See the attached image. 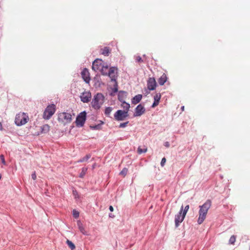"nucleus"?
Wrapping results in <instances>:
<instances>
[{
    "label": "nucleus",
    "instance_id": "nucleus-33",
    "mask_svg": "<svg viewBox=\"0 0 250 250\" xmlns=\"http://www.w3.org/2000/svg\"><path fill=\"white\" fill-rule=\"evenodd\" d=\"M118 85H117V82L116 81L115 82V83L114 84V88H113V91L114 92H117L118 91Z\"/></svg>",
    "mask_w": 250,
    "mask_h": 250
},
{
    "label": "nucleus",
    "instance_id": "nucleus-17",
    "mask_svg": "<svg viewBox=\"0 0 250 250\" xmlns=\"http://www.w3.org/2000/svg\"><path fill=\"white\" fill-rule=\"evenodd\" d=\"M110 52H111V49H110V48L109 47H107V46H105L103 48H101V51H100V52L102 54H103L104 56H109V54L110 53Z\"/></svg>",
    "mask_w": 250,
    "mask_h": 250
},
{
    "label": "nucleus",
    "instance_id": "nucleus-21",
    "mask_svg": "<svg viewBox=\"0 0 250 250\" xmlns=\"http://www.w3.org/2000/svg\"><path fill=\"white\" fill-rule=\"evenodd\" d=\"M121 106L125 109L124 111H127L128 112L130 108V104L125 102H124L122 104Z\"/></svg>",
    "mask_w": 250,
    "mask_h": 250
},
{
    "label": "nucleus",
    "instance_id": "nucleus-20",
    "mask_svg": "<svg viewBox=\"0 0 250 250\" xmlns=\"http://www.w3.org/2000/svg\"><path fill=\"white\" fill-rule=\"evenodd\" d=\"M77 225L79 227V229L80 231L83 234H86V232L85 231L84 227L83 226L82 223L80 221H78L77 222Z\"/></svg>",
    "mask_w": 250,
    "mask_h": 250
},
{
    "label": "nucleus",
    "instance_id": "nucleus-1",
    "mask_svg": "<svg viewBox=\"0 0 250 250\" xmlns=\"http://www.w3.org/2000/svg\"><path fill=\"white\" fill-rule=\"evenodd\" d=\"M211 206L210 200H207L202 206H199V217L197 220L198 224H201L206 218L208 209Z\"/></svg>",
    "mask_w": 250,
    "mask_h": 250
},
{
    "label": "nucleus",
    "instance_id": "nucleus-8",
    "mask_svg": "<svg viewBox=\"0 0 250 250\" xmlns=\"http://www.w3.org/2000/svg\"><path fill=\"white\" fill-rule=\"evenodd\" d=\"M104 62L101 59L95 60L92 63V69L95 71H99L103 67Z\"/></svg>",
    "mask_w": 250,
    "mask_h": 250
},
{
    "label": "nucleus",
    "instance_id": "nucleus-41",
    "mask_svg": "<svg viewBox=\"0 0 250 250\" xmlns=\"http://www.w3.org/2000/svg\"><path fill=\"white\" fill-rule=\"evenodd\" d=\"M0 130H2V124L0 123Z\"/></svg>",
    "mask_w": 250,
    "mask_h": 250
},
{
    "label": "nucleus",
    "instance_id": "nucleus-24",
    "mask_svg": "<svg viewBox=\"0 0 250 250\" xmlns=\"http://www.w3.org/2000/svg\"><path fill=\"white\" fill-rule=\"evenodd\" d=\"M66 244L71 250H73L75 249V245L71 241L67 240Z\"/></svg>",
    "mask_w": 250,
    "mask_h": 250
},
{
    "label": "nucleus",
    "instance_id": "nucleus-27",
    "mask_svg": "<svg viewBox=\"0 0 250 250\" xmlns=\"http://www.w3.org/2000/svg\"><path fill=\"white\" fill-rule=\"evenodd\" d=\"M112 108L111 107H106L104 111V113L106 115L109 116L112 111Z\"/></svg>",
    "mask_w": 250,
    "mask_h": 250
},
{
    "label": "nucleus",
    "instance_id": "nucleus-30",
    "mask_svg": "<svg viewBox=\"0 0 250 250\" xmlns=\"http://www.w3.org/2000/svg\"><path fill=\"white\" fill-rule=\"evenodd\" d=\"M73 215L75 218H77L79 216V212L78 211L74 209L73 210Z\"/></svg>",
    "mask_w": 250,
    "mask_h": 250
},
{
    "label": "nucleus",
    "instance_id": "nucleus-10",
    "mask_svg": "<svg viewBox=\"0 0 250 250\" xmlns=\"http://www.w3.org/2000/svg\"><path fill=\"white\" fill-rule=\"evenodd\" d=\"M80 98L83 103H88L91 98V93L88 91L83 92L81 94Z\"/></svg>",
    "mask_w": 250,
    "mask_h": 250
},
{
    "label": "nucleus",
    "instance_id": "nucleus-9",
    "mask_svg": "<svg viewBox=\"0 0 250 250\" xmlns=\"http://www.w3.org/2000/svg\"><path fill=\"white\" fill-rule=\"evenodd\" d=\"M86 119V113L81 112L77 117L76 123L77 125L83 126L84 124Z\"/></svg>",
    "mask_w": 250,
    "mask_h": 250
},
{
    "label": "nucleus",
    "instance_id": "nucleus-37",
    "mask_svg": "<svg viewBox=\"0 0 250 250\" xmlns=\"http://www.w3.org/2000/svg\"><path fill=\"white\" fill-rule=\"evenodd\" d=\"M124 92H119V95H118V99L120 101H122L123 100V98L121 96V94H124Z\"/></svg>",
    "mask_w": 250,
    "mask_h": 250
},
{
    "label": "nucleus",
    "instance_id": "nucleus-23",
    "mask_svg": "<svg viewBox=\"0 0 250 250\" xmlns=\"http://www.w3.org/2000/svg\"><path fill=\"white\" fill-rule=\"evenodd\" d=\"M91 157V155L90 154H87L84 157L81 158V159L78 161V163H82L83 162L87 161Z\"/></svg>",
    "mask_w": 250,
    "mask_h": 250
},
{
    "label": "nucleus",
    "instance_id": "nucleus-40",
    "mask_svg": "<svg viewBox=\"0 0 250 250\" xmlns=\"http://www.w3.org/2000/svg\"><path fill=\"white\" fill-rule=\"evenodd\" d=\"M109 209L110 211H113L114 210L113 207L112 206H109Z\"/></svg>",
    "mask_w": 250,
    "mask_h": 250
},
{
    "label": "nucleus",
    "instance_id": "nucleus-42",
    "mask_svg": "<svg viewBox=\"0 0 250 250\" xmlns=\"http://www.w3.org/2000/svg\"><path fill=\"white\" fill-rule=\"evenodd\" d=\"M181 108H182V110L183 111H184V106H182Z\"/></svg>",
    "mask_w": 250,
    "mask_h": 250
},
{
    "label": "nucleus",
    "instance_id": "nucleus-26",
    "mask_svg": "<svg viewBox=\"0 0 250 250\" xmlns=\"http://www.w3.org/2000/svg\"><path fill=\"white\" fill-rule=\"evenodd\" d=\"M147 149L146 147L144 148V149H142L141 148L140 146L138 147V149H137V152L138 154H142V153H145L147 151Z\"/></svg>",
    "mask_w": 250,
    "mask_h": 250
},
{
    "label": "nucleus",
    "instance_id": "nucleus-29",
    "mask_svg": "<svg viewBox=\"0 0 250 250\" xmlns=\"http://www.w3.org/2000/svg\"><path fill=\"white\" fill-rule=\"evenodd\" d=\"M236 241V237L234 235H232L229 240V243L230 244H234Z\"/></svg>",
    "mask_w": 250,
    "mask_h": 250
},
{
    "label": "nucleus",
    "instance_id": "nucleus-4",
    "mask_svg": "<svg viewBox=\"0 0 250 250\" xmlns=\"http://www.w3.org/2000/svg\"><path fill=\"white\" fill-rule=\"evenodd\" d=\"M104 102V96L101 93H97L93 99L91 104L95 109H99Z\"/></svg>",
    "mask_w": 250,
    "mask_h": 250
},
{
    "label": "nucleus",
    "instance_id": "nucleus-15",
    "mask_svg": "<svg viewBox=\"0 0 250 250\" xmlns=\"http://www.w3.org/2000/svg\"><path fill=\"white\" fill-rule=\"evenodd\" d=\"M161 98V95L160 93H158L155 94L154 97V102L152 105V107L154 108L159 104Z\"/></svg>",
    "mask_w": 250,
    "mask_h": 250
},
{
    "label": "nucleus",
    "instance_id": "nucleus-5",
    "mask_svg": "<svg viewBox=\"0 0 250 250\" xmlns=\"http://www.w3.org/2000/svg\"><path fill=\"white\" fill-rule=\"evenodd\" d=\"M56 111V105L54 104H51L48 105L43 114V118L45 120H49Z\"/></svg>",
    "mask_w": 250,
    "mask_h": 250
},
{
    "label": "nucleus",
    "instance_id": "nucleus-32",
    "mask_svg": "<svg viewBox=\"0 0 250 250\" xmlns=\"http://www.w3.org/2000/svg\"><path fill=\"white\" fill-rule=\"evenodd\" d=\"M128 123H129L128 122H126L125 123H121L120 124L119 127H121V128L125 127L128 124Z\"/></svg>",
    "mask_w": 250,
    "mask_h": 250
},
{
    "label": "nucleus",
    "instance_id": "nucleus-31",
    "mask_svg": "<svg viewBox=\"0 0 250 250\" xmlns=\"http://www.w3.org/2000/svg\"><path fill=\"white\" fill-rule=\"evenodd\" d=\"M189 205L186 206L185 207L184 209V210L183 209V211H182L183 214H184V215H186L188 210L189 209Z\"/></svg>",
    "mask_w": 250,
    "mask_h": 250
},
{
    "label": "nucleus",
    "instance_id": "nucleus-18",
    "mask_svg": "<svg viewBox=\"0 0 250 250\" xmlns=\"http://www.w3.org/2000/svg\"><path fill=\"white\" fill-rule=\"evenodd\" d=\"M108 70V65L104 63L103 65V67L101 68L99 71L101 72V73L104 75H107Z\"/></svg>",
    "mask_w": 250,
    "mask_h": 250
},
{
    "label": "nucleus",
    "instance_id": "nucleus-12",
    "mask_svg": "<svg viewBox=\"0 0 250 250\" xmlns=\"http://www.w3.org/2000/svg\"><path fill=\"white\" fill-rule=\"evenodd\" d=\"M107 75L111 78L112 81L116 82L117 77V68L112 67L109 68Z\"/></svg>",
    "mask_w": 250,
    "mask_h": 250
},
{
    "label": "nucleus",
    "instance_id": "nucleus-35",
    "mask_svg": "<svg viewBox=\"0 0 250 250\" xmlns=\"http://www.w3.org/2000/svg\"><path fill=\"white\" fill-rule=\"evenodd\" d=\"M166 162V159L165 158H162L161 162V165L163 167Z\"/></svg>",
    "mask_w": 250,
    "mask_h": 250
},
{
    "label": "nucleus",
    "instance_id": "nucleus-43",
    "mask_svg": "<svg viewBox=\"0 0 250 250\" xmlns=\"http://www.w3.org/2000/svg\"><path fill=\"white\" fill-rule=\"evenodd\" d=\"M75 192L74 191H73V194H75ZM76 193H77V192H76Z\"/></svg>",
    "mask_w": 250,
    "mask_h": 250
},
{
    "label": "nucleus",
    "instance_id": "nucleus-7",
    "mask_svg": "<svg viewBox=\"0 0 250 250\" xmlns=\"http://www.w3.org/2000/svg\"><path fill=\"white\" fill-rule=\"evenodd\" d=\"M183 209V206H182L181 208V209L179 213L176 215L175 216V226L176 227L179 226L180 223L183 222L185 217L186 215L182 213Z\"/></svg>",
    "mask_w": 250,
    "mask_h": 250
},
{
    "label": "nucleus",
    "instance_id": "nucleus-39",
    "mask_svg": "<svg viewBox=\"0 0 250 250\" xmlns=\"http://www.w3.org/2000/svg\"><path fill=\"white\" fill-rule=\"evenodd\" d=\"M164 146L167 147H169V144L168 142H166L165 143Z\"/></svg>",
    "mask_w": 250,
    "mask_h": 250
},
{
    "label": "nucleus",
    "instance_id": "nucleus-36",
    "mask_svg": "<svg viewBox=\"0 0 250 250\" xmlns=\"http://www.w3.org/2000/svg\"><path fill=\"white\" fill-rule=\"evenodd\" d=\"M136 61H137L139 62H143V60L142 59L141 57L140 56L136 57Z\"/></svg>",
    "mask_w": 250,
    "mask_h": 250
},
{
    "label": "nucleus",
    "instance_id": "nucleus-34",
    "mask_svg": "<svg viewBox=\"0 0 250 250\" xmlns=\"http://www.w3.org/2000/svg\"><path fill=\"white\" fill-rule=\"evenodd\" d=\"M0 159L2 162V163H3L4 165H5V159H4V157L3 155H1L0 156Z\"/></svg>",
    "mask_w": 250,
    "mask_h": 250
},
{
    "label": "nucleus",
    "instance_id": "nucleus-2",
    "mask_svg": "<svg viewBox=\"0 0 250 250\" xmlns=\"http://www.w3.org/2000/svg\"><path fill=\"white\" fill-rule=\"evenodd\" d=\"M29 120L28 115L24 112L17 114L15 119V123L18 126L25 125Z\"/></svg>",
    "mask_w": 250,
    "mask_h": 250
},
{
    "label": "nucleus",
    "instance_id": "nucleus-11",
    "mask_svg": "<svg viewBox=\"0 0 250 250\" xmlns=\"http://www.w3.org/2000/svg\"><path fill=\"white\" fill-rule=\"evenodd\" d=\"M147 88L153 90L156 87V82L154 78H149L147 82Z\"/></svg>",
    "mask_w": 250,
    "mask_h": 250
},
{
    "label": "nucleus",
    "instance_id": "nucleus-6",
    "mask_svg": "<svg viewBox=\"0 0 250 250\" xmlns=\"http://www.w3.org/2000/svg\"><path fill=\"white\" fill-rule=\"evenodd\" d=\"M128 116L127 111L118 110L114 114V118L117 121L124 120Z\"/></svg>",
    "mask_w": 250,
    "mask_h": 250
},
{
    "label": "nucleus",
    "instance_id": "nucleus-28",
    "mask_svg": "<svg viewBox=\"0 0 250 250\" xmlns=\"http://www.w3.org/2000/svg\"><path fill=\"white\" fill-rule=\"evenodd\" d=\"M128 169L127 168L125 167L123 169V170L120 172V174L125 177L127 173Z\"/></svg>",
    "mask_w": 250,
    "mask_h": 250
},
{
    "label": "nucleus",
    "instance_id": "nucleus-3",
    "mask_svg": "<svg viewBox=\"0 0 250 250\" xmlns=\"http://www.w3.org/2000/svg\"><path fill=\"white\" fill-rule=\"evenodd\" d=\"M58 120L59 122L63 125L69 124L72 121V116L70 113L62 112L58 114Z\"/></svg>",
    "mask_w": 250,
    "mask_h": 250
},
{
    "label": "nucleus",
    "instance_id": "nucleus-38",
    "mask_svg": "<svg viewBox=\"0 0 250 250\" xmlns=\"http://www.w3.org/2000/svg\"><path fill=\"white\" fill-rule=\"evenodd\" d=\"M31 176H32V178L33 179V180H35L36 179V172L34 171L31 175Z\"/></svg>",
    "mask_w": 250,
    "mask_h": 250
},
{
    "label": "nucleus",
    "instance_id": "nucleus-16",
    "mask_svg": "<svg viewBox=\"0 0 250 250\" xmlns=\"http://www.w3.org/2000/svg\"><path fill=\"white\" fill-rule=\"evenodd\" d=\"M167 77L165 73H163L158 80V83L160 85H163L167 81Z\"/></svg>",
    "mask_w": 250,
    "mask_h": 250
},
{
    "label": "nucleus",
    "instance_id": "nucleus-25",
    "mask_svg": "<svg viewBox=\"0 0 250 250\" xmlns=\"http://www.w3.org/2000/svg\"><path fill=\"white\" fill-rule=\"evenodd\" d=\"M87 170V167H83L82 169V171L80 174L79 177L80 178H83L84 176L85 175Z\"/></svg>",
    "mask_w": 250,
    "mask_h": 250
},
{
    "label": "nucleus",
    "instance_id": "nucleus-22",
    "mask_svg": "<svg viewBox=\"0 0 250 250\" xmlns=\"http://www.w3.org/2000/svg\"><path fill=\"white\" fill-rule=\"evenodd\" d=\"M42 132L43 133H46L48 132L50 130V126L48 125H44L42 127Z\"/></svg>",
    "mask_w": 250,
    "mask_h": 250
},
{
    "label": "nucleus",
    "instance_id": "nucleus-14",
    "mask_svg": "<svg viewBox=\"0 0 250 250\" xmlns=\"http://www.w3.org/2000/svg\"><path fill=\"white\" fill-rule=\"evenodd\" d=\"M81 75L84 81L86 83H88L90 81V78L89 76V73L88 69L86 68L83 69L81 72Z\"/></svg>",
    "mask_w": 250,
    "mask_h": 250
},
{
    "label": "nucleus",
    "instance_id": "nucleus-19",
    "mask_svg": "<svg viewBox=\"0 0 250 250\" xmlns=\"http://www.w3.org/2000/svg\"><path fill=\"white\" fill-rule=\"evenodd\" d=\"M142 98V95L141 94L137 95L132 99V103L136 104L140 102Z\"/></svg>",
    "mask_w": 250,
    "mask_h": 250
},
{
    "label": "nucleus",
    "instance_id": "nucleus-13",
    "mask_svg": "<svg viewBox=\"0 0 250 250\" xmlns=\"http://www.w3.org/2000/svg\"><path fill=\"white\" fill-rule=\"evenodd\" d=\"M145 108L142 104H139L135 108L134 116H140L145 112Z\"/></svg>",
    "mask_w": 250,
    "mask_h": 250
}]
</instances>
